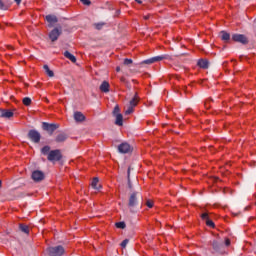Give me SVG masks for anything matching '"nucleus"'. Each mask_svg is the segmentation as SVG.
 I'll return each instance as SVG.
<instances>
[{"label":"nucleus","mask_w":256,"mask_h":256,"mask_svg":"<svg viewBox=\"0 0 256 256\" xmlns=\"http://www.w3.org/2000/svg\"><path fill=\"white\" fill-rule=\"evenodd\" d=\"M139 105V95L136 93L133 99L130 100L129 105L125 107V115H131L135 111V106Z\"/></svg>","instance_id":"1"},{"label":"nucleus","mask_w":256,"mask_h":256,"mask_svg":"<svg viewBox=\"0 0 256 256\" xmlns=\"http://www.w3.org/2000/svg\"><path fill=\"white\" fill-rule=\"evenodd\" d=\"M63 155H61V150H51L48 153V161L55 162V161H61Z\"/></svg>","instance_id":"2"},{"label":"nucleus","mask_w":256,"mask_h":256,"mask_svg":"<svg viewBox=\"0 0 256 256\" xmlns=\"http://www.w3.org/2000/svg\"><path fill=\"white\" fill-rule=\"evenodd\" d=\"M65 253V248L63 246H55L48 248V255L50 256H61Z\"/></svg>","instance_id":"3"},{"label":"nucleus","mask_w":256,"mask_h":256,"mask_svg":"<svg viewBox=\"0 0 256 256\" xmlns=\"http://www.w3.org/2000/svg\"><path fill=\"white\" fill-rule=\"evenodd\" d=\"M137 195H138L137 192H133L130 194L128 199V207L132 212H133V209H135V207H137V204L139 203L137 200Z\"/></svg>","instance_id":"4"},{"label":"nucleus","mask_w":256,"mask_h":256,"mask_svg":"<svg viewBox=\"0 0 256 256\" xmlns=\"http://www.w3.org/2000/svg\"><path fill=\"white\" fill-rule=\"evenodd\" d=\"M42 127H43L44 131H47V133H49V135H53V133H55V131H57L59 124H50L47 122H43Z\"/></svg>","instance_id":"5"},{"label":"nucleus","mask_w":256,"mask_h":256,"mask_svg":"<svg viewBox=\"0 0 256 256\" xmlns=\"http://www.w3.org/2000/svg\"><path fill=\"white\" fill-rule=\"evenodd\" d=\"M232 39L236 43H242V45H247V43H249V39L243 34H233Z\"/></svg>","instance_id":"6"},{"label":"nucleus","mask_w":256,"mask_h":256,"mask_svg":"<svg viewBox=\"0 0 256 256\" xmlns=\"http://www.w3.org/2000/svg\"><path fill=\"white\" fill-rule=\"evenodd\" d=\"M28 138L32 140L33 143H39V141H41V133L37 130H30L28 132Z\"/></svg>","instance_id":"7"},{"label":"nucleus","mask_w":256,"mask_h":256,"mask_svg":"<svg viewBox=\"0 0 256 256\" xmlns=\"http://www.w3.org/2000/svg\"><path fill=\"white\" fill-rule=\"evenodd\" d=\"M63 33V30L61 28H54L50 33H49V39H51L52 42L57 41L59 39V36Z\"/></svg>","instance_id":"8"},{"label":"nucleus","mask_w":256,"mask_h":256,"mask_svg":"<svg viewBox=\"0 0 256 256\" xmlns=\"http://www.w3.org/2000/svg\"><path fill=\"white\" fill-rule=\"evenodd\" d=\"M163 59H167V56H155V57H152L150 59L144 60L142 63L144 65H153V63L163 61Z\"/></svg>","instance_id":"9"},{"label":"nucleus","mask_w":256,"mask_h":256,"mask_svg":"<svg viewBox=\"0 0 256 256\" xmlns=\"http://www.w3.org/2000/svg\"><path fill=\"white\" fill-rule=\"evenodd\" d=\"M32 179L36 182L43 181L45 179V174L42 171L35 170L32 172Z\"/></svg>","instance_id":"10"},{"label":"nucleus","mask_w":256,"mask_h":256,"mask_svg":"<svg viewBox=\"0 0 256 256\" xmlns=\"http://www.w3.org/2000/svg\"><path fill=\"white\" fill-rule=\"evenodd\" d=\"M119 153H131V145L127 142H123L118 146Z\"/></svg>","instance_id":"11"},{"label":"nucleus","mask_w":256,"mask_h":256,"mask_svg":"<svg viewBox=\"0 0 256 256\" xmlns=\"http://www.w3.org/2000/svg\"><path fill=\"white\" fill-rule=\"evenodd\" d=\"M201 219L203 220V221H206V225L208 226V227H215V223H213V220H211L210 218H209V213H207V212H204V213H202L201 214Z\"/></svg>","instance_id":"12"},{"label":"nucleus","mask_w":256,"mask_h":256,"mask_svg":"<svg viewBox=\"0 0 256 256\" xmlns=\"http://www.w3.org/2000/svg\"><path fill=\"white\" fill-rule=\"evenodd\" d=\"M13 111L11 110H5V109H0V117L4 119H11L13 117Z\"/></svg>","instance_id":"13"},{"label":"nucleus","mask_w":256,"mask_h":256,"mask_svg":"<svg viewBox=\"0 0 256 256\" xmlns=\"http://www.w3.org/2000/svg\"><path fill=\"white\" fill-rule=\"evenodd\" d=\"M46 21L51 25H55L59 20L57 19V16L55 15H47L46 16Z\"/></svg>","instance_id":"14"},{"label":"nucleus","mask_w":256,"mask_h":256,"mask_svg":"<svg viewBox=\"0 0 256 256\" xmlns=\"http://www.w3.org/2000/svg\"><path fill=\"white\" fill-rule=\"evenodd\" d=\"M109 87H110L109 82L104 81L100 85V91H102V93H109Z\"/></svg>","instance_id":"15"},{"label":"nucleus","mask_w":256,"mask_h":256,"mask_svg":"<svg viewBox=\"0 0 256 256\" xmlns=\"http://www.w3.org/2000/svg\"><path fill=\"white\" fill-rule=\"evenodd\" d=\"M64 141H67V134L60 133L56 136V143H64Z\"/></svg>","instance_id":"16"},{"label":"nucleus","mask_w":256,"mask_h":256,"mask_svg":"<svg viewBox=\"0 0 256 256\" xmlns=\"http://www.w3.org/2000/svg\"><path fill=\"white\" fill-rule=\"evenodd\" d=\"M64 57H66V59H69V61H71L72 63H77V58H75V56L69 51L64 52Z\"/></svg>","instance_id":"17"},{"label":"nucleus","mask_w":256,"mask_h":256,"mask_svg":"<svg viewBox=\"0 0 256 256\" xmlns=\"http://www.w3.org/2000/svg\"><path fill=\"white\" fill-rule=\"evenodd\" d=\"M74 119L78 123H81L85 119V115H83V113H81V112H75L74 113Z\"/></svg>","instance_id":"18"},{"label":"nucleus","mask_w":256,"mask_h":256,"mask_svg":"<svg viewBox=\"0 0 256 256\" xmlns=\"http://www.w3.org/2000/svg\"><path fill=\"white\" fill-rule=\"evenodd\" d=\"M116 121L115 125H118V127H123V114H116Z\"/></svg>","instance_id":"19"},{"label":"nucleus","mask_w":256,"mask_h":256,"mask_svg":"<svg viewBox=\"0 0 256 256\" xmlns=\"http://www.w3.org/2000/svg\"><path fill=\"white\" fill-rule=\"evenodd\" d=\"M198 66H200L201 69H207L209 67V61H207L205 59H200L198 61Z\"/></svg>","instance_id":"20"},{"label":"nucleus","mask_w":256,"mask_h":256,"mask_svg":"<svg viewBox=\"0 0 256 256\" xmlns=\"http://www.w3.org/2000/svg\"><path fill=\"white\" fill-rule=\"evenodd\" d=\"M91 186L93 187V189H97V190L101 189V185H99V178H94L92 180Z\"/></svg>","instance_id":"21"},{"label":"nucleus","mask_w":256,"mask_h":256,"mask_svg":"<svg viewBox=\"0 0 256 256\" xmlns=\"http://www.w3.org/2000/svg\"><path fill=\"white\" fill-rule=\"evenodd\" d=\"M19 229H20V231H22V233L29 235V226L28 225L19 224Z\"/></svg>","instance_id":"22"},{"label":"nucleus","mask_w":256,"mask_h":256,"mask_svg":"<svg viewBox=\"0 0 256 256\" xmlns=\"http://www.w3.org/2000/svg\"><path fill=\"white\" fill-rule=\"evenodd\" d=\"M222 41H229L231 39V35L225 31L220 32Z\"/></svg>","instance_id":"23"},{"label":"nucleus","mask_w":256,"mask_h":256,"mask_svg":"<svg viewBox=\"0 0 256 256\" xmlns=\"http://www.w3.org/2000/svg\"><path fill=\"white\" fill-rule=\"evenodd\" d=\"M44 71L48 77H55V73H53V70L49 69L48 65H44Z\"/></svg>","instance_id":"24"},{"label":"nucleus","mask_w":256,"mask_h":256,"mask_svg":"<svg viewBox=\"0 0 256 256\" xmlns=\"http://www.w3.org/2000/svg\"><path fill=\"white\" fill-rule=\"evenodd\" d=\"M41 153H42V155H48V156H49V153H51V147H49V146H44V147L41 149Z\"/></svg>","instance_id":"25"},{"label":"nucleus","mask_w":256,"mask_h":256,"mask_svg":"<svg viewBox=\"0 0 256 256\" xmlns=\"http://www.w3.org/2000/svg\"><path fill=\"white\" fill-rule=\"evenodd\" d=\"M115 225H116L117 229H125V227H127L125 222H117Z\"/></svg>","instance_id":"26"},{"label":"nucleus","mask_w":256,"mask_h":256,"mask_svg":"<svg viewBox=\"0 0 256 256\" xmlns=\"http://www.w3.org/2000/svg\"><path fill=\"white\" fill-rule=\"evenodd\" d=\"M23 104L26 105V107H29V105H31V98L25 97L23 99Z\"/></svg>","instance_id":"27"},{"label":"nucleus","mask_w":256,"mask_h":256,"mask_svg":"<svg viewBox=\"0 0 256 256\" xmlns=\"http://www.w3.org/2000/svg\"><path fill=\"white\" fill-rule=\"evenodd\" d=\"M120 109L119 106L116 105L114 110H113V115L116 117L117 115H121V113H119Z\"/></svg>","instance_id":"28"},{"label":"nucleus","mask_w":256,"mask_h":256,"mask_svg":"<svg viewBox=\"0 0 256 256\" xmlns=\"http://www.w3.org/2000/svg\"><path fill=\"white\" fill-rule=\"evenodd\" d=\"M153 205H154L153 200L146 201V207H148L149 209H153Z\"/></svg>","instance_id":"29"},{"label":"nucleus","mask_w":256,"mask_h":256,"mask_svg":"<svg viewBox=\"0 0 256 256\" xmlns=\"http://www.w3.org/2000/svg\"><path fill=\"white\" fill-rule=\"evenodd\" d=\"M131 64H133L132 59H129V58L124 59V65H131Z\"/></svg>","instance_id":"30"},{"label":"nucleus","mask_w":256,"mask_h":256,"mask_svg":"<svg viewBox=\"0 0 256 256\" xmlns=\"http://www.w3.org/2000/svg\"><path fill=\"white\" fill-rule=\"evenodd\" d=\"M0 9L3 11L7 10V6L5 5V3H3L2 0H0Z\"/></svg>","instance_id":"31"},{"label":"nucleus","mask_w":256,"mask_h":256,"mask_svg":"<svg viewBox=\"0 0 256 256\" xmlns=\"http://www.w3.org/2000/svg\"><path fill=\"white\" fill-rule=\"evenodd\" d=\"M128 243H129V240H128V239L123 240L122 243H121V247H122L123 249H125V247H127V244H128Z\"/></svg>","instance_id":"32"},{"label":"nucleus","mask_w":256,"mask_h":256,"mask_svg":"<svg viewBox=\"0 0 256 256\" xmlns=\"http://www.w3.org/2000/svg\"><path fill=\"white\" fill-rule=\"evenodd\" d=\"M212 246H213V249H215L216 251L219 249V242H217V241H214L213 243H212Z\"/></svg>","instance_id":"33"},{"label":"nucleus","mask_w":256,"mask_h":256,"mask_svg":"<svg viewBox=\"0 0 256 256\" xmlns=\"http://www.w3.org/2000/svg\"><path fill=\"white\" fill-rule=\"evenodd\" d=\"M83 5H91V1L89 0H80Z\"/></svg>","instance_id":"34"},{"label":"nucleus","mask_w":256,"mask_h":256,"mask_svg":"<svg viewBox=\"0 0 256 256\" xmlns=\"http://www.w3.org/2000/svg\"><path fill=\"white\" fill-rule=\"evenodd\" d=\"M225 245L226 247H229V245H231V240L229 238L225 239Z\"/></svg>","instance_id":"35"},{"label":"nucleus","mask_w":256,"mask_h":256,"mask_svg":"<svg viewBox=\"0 0 256 256\" xmlns=\"http://www.w3.org/2000/svg\"><path fill=\"white\" fill-rule=\"evenodd\" d=\"M103 27V24H96V29L100 30Z\"/></svg>","instance_id":"36"},{"label":"nucleus","mask_w":256,"mask_h":256,"mask_svg":"<svg viewBox=\"0 0 256 256\" xmlns=\"http://www.w3.org/2000/svg\"><path fill=\"white\" fill-rule=\"evenodd\" d=\"M17 5H21V0H14Z\"/></svg>","instance_id":"37"},{"label":"nucleus","mask_w":256,"mask_h":256,"mask_svg":"<svg viewBox=\"0 0 256 256\" xmlns=\"http://www.w3.org/2000/svg\"><path fill=\"white\" fill-rule=\"evenodd\" d=\"M116 71H117V73H119V71H121V67H116Z\"/></svg>","instance_id":"38"},{"label":"nucleus","mask_w":256,"mask_h":256,"mask_svg":"<svg viewBox=\"0 0 256 256\" xmlns=\"http://www.w3.org/2000/svg\"><path fill=\"white\" fill-rule=\"evenodd\" d=\"M135 1L138 2L139 5H141V3H143V1H141V0H135Z\"/></svg>","instance_id":"39"},{"label":"nucleus","mask_w":256,"mask_h":256,"mask_svg":"<svg viewBox=\"0 0 256 256\" xmlns=\"http://www.w3.org/2000/svg\"><path fill=\"white\" fill-rule=\"evenodd\" d=\"M144 19H146V20H147V19H149V15H147V16H144Z\"/></svg>","instance_id":"40"},{"label":"nucleus","mask_w":256,"mask_h":256,"mask_svg":"<svg viewBox=\"0 0 256 256\" xmlns=\"http://www.w3.org/2000/svg\"><path fill=\"white\" fill-rule=\"evenodd\" d=\"M131 171L128 169V179H129V175H130Z\"/></svg>","instance_id":"41"},{"label":"nucleus","mask_w":256,"mask_h":256,"mask_svg":"<svg viewBox=\"0 0 256 256\" xmlns=\"http://www.w3.org/2000/svg\"><path fill=\"white\" fill-rule=\"evenodd\" d=\"M1 183H2V182H1V180H0V187H1Z\"/></svg>","instance_id":"42"}]
</instances>
